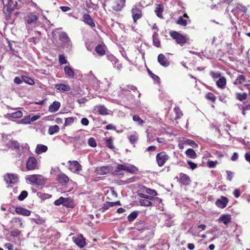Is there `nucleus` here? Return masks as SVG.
I'll return each mask as SVG.
<instances>
[{
    "mask_svg": "<svg viewBox=\"0 0 250 250\" xmlns=\"http://www.w3.org/2000/svg\"><path fill=\"white\" fill-rule=\"evenodd\" d=\"M169 34L171 38L176 41L177 43L181 46L187 43L189 41V39L186 36H184L177 31H170Z\"/></svg>",
    "mask_w": 250,
    "mask_h": 250,
    "instance_id": "f257e3e1",
    "label": "nucleus"
},
{
    "mask_svg": "<svg viewBox=\"0 0 250 250\" xmlns=\"http://www.w3.org/2000/svg\"><path fill=\"white\" fill-rule=\"evenodd\" d=\"M27 180L36 185L42 186L45 183V180L44 177L41 175L33 174L29 175Z\"/></svg>",
    "mask_w": 250,
    "mask_h": 250,
    "instance_id": "f03ea898",
    "label": "nucleus"
},
{
    "mask_svg": "<svg viewBox=\"0 0 250 250\" xmlns=\"http://www.w3.org/2000/svg\"><path fill=\"white\" fill-rule=\"evenodd\" d=\"M169 159V155L165 151H161L157 153L156 156V161L159 167L164 166Z\"/></svg>",
    "mask_w": 250,
    "mask_h": 250,
    "instance_id": "7ed1b4c3",
    "label": "nucleus"
},
{
    "mask_svg": "<svg viewBox=\"0 0 250 250\" xmlns=\"http://www.w3.org/2000/svg\"><path fill=\"white\" fill-rule=\"evenodd\" d=\"M112 9L115 11H120L125 5V0H108Z\"/></svg>",
    "mask_w": 250,
    "mask_h": 250,
    "instance_id": "20e7f679",
    "label": "nucleus"
},
{
    "mask_svg": "<svg viewBox=\"0 0 250 250\" xmlns=\"http://www.w3.org/2000/svg\"><path fill=\"white\" fill-rule=\"evenodd\" d=\"M175 179H177V181L181 185L183 186H188L190 184L191 182V179L189 176L187 174L184 173H180L179 174V176H177L175 178Z\"/></svg>",
    "mask_w": 250,
    "mask_h": 250,
    "instance_id": "39448f33",
    "label": "nucleus"
},
{
    "mask_svg": "<svg viewBox=\"0 0 250 250\" xmlns=\"http://www.w3.org/2000/svg\"><path fill=\"white\" fill-rule=\"evenodd\" d=\"M142 10V9L138 7L137 5H134L132 7L131 10V12L134 23L137 22L138 20L141 19L142 17L143 14Z\"/></svg>",
    "mask_w": 250,
    "mask_h": 250,
    "instance_id": "423d86ee",
    "label": "nucleus"
},
{
    "mask_svg": "<svg viewBox=\"0 0 250 250\" xmlns=\"http://www.w3.org/2000/svg\"><path fill=\"white\" fill-rule=\"evenodd\" d=\"M69 169L73 173H78L82 170V166L77 161H69Z\"/></svg>",
    "mask_w": 250,
    "mask_h": 250,
    "instance_id": "0eeeda50",
    "label": "nucleus"
},
{
    "mask_svg": "<svg viewBox=\"0 0 250 250\" xmlns=\"http://www.w3.org/2000/svg\"><path fill=\"white\" fill-rule=\"evenodd\" d=\"M3 3V10L13 11L16 9V5L17 4L16 1H14L13 0H2Z\"/></svg>",
    "mask_w": 250,
    "mask_h": 250,
    "instance_id": "6e6552de",
    "label": "nucleus"
},
{
    "mask_svg": "<svg viewBox=\"0 0 250 250\" xmlns=\"http://www.w3.org/2000/svg\"><path fill=\"white\" fill-rule=\"evenodd\" d=\"M117 168L118 170H123L132 174L136 173L139 171L138 168L133 165L128 167L123 164H119L117 166Z\"/></svg>",
    "mask_w": 250,
    "mask_h": 250,
    "instance_id": "1a4fd4ad",
    "label": "nucleus"
},
{
    "mask_svg": "<svg viewBox=\"0 0 250 250\" xmlns=\"http://www.w3.org/2000/svg\"><path fill=\"white\" fill-rule=\"evenodd\" d=\"M26 168L28 170H32L37 167V161L34 157H29L26 161Z\"/></svg>",
    "mask_w": 250,
    "mask_h": 250,
    "instance_id": "9d476101",
    "label": "nucleus"
},
{
    "mask_svg": "<svg viewBox=\"0 0 250 250\" xmlns=\"http://www.w3.org/2000/svg\"><path fill=\"white\" fill-rule=\"evenodd\" d=\"M229 201V200L227 197L221 196L219 199L216 201L215 205L220 208H224L227 207Z\"/></svg>",
    "mask_w": 250,
    "mask_h": 250,
    "instance_id": "9b49d317",
    "label": "nucleus"
},
{
    "mask_svg": "<svg viewBox=\"0 0 250 250\" xmlns=\"http://www.w3.org/2000/svg\"><path fill=\"white\" fill-rule=\"evenodd\" d=\"M72 240L74 243L80 248H83L85 245V240L82 235L73 236Z\"/></svg>",
    "mask_w": 250,
    "mask_h": 250,
    "instance_id": "f8f14e48",
    "label": "nucleus"
},
{
    "mask_svg": "<svg viewBox=\"0 0 250 250\" xmlns=\"http://www.w3.org/2000/svg\"><path fill=\"white\" fill-rule=\"evenodd\" d=\"M82 18L83 21L84 22L85 24L88 25L92 28L95 27V23L94 21L89 14H84Z\"/></svg>",
    "mask_w": 250,
    "mask_h": 250,
    "instance_id": "ddd939ff",
    "label": "nucleus"
},
{
    "mask_svg": "<svg viewBox=\"0 0 250 250\" xmlns=\"http://www.w3.org/2000/svg\"><path fill=\"white\" fill-rule=\"evenodd\" d=\"M38 20V18L37 15L34 14L33 13L27 15V16L25 18V21L26 23L29 25L36 23Z\"/></svg>",
    "mask_w": 250,
    "mask_h": 250,
    "instance_id": "4468645a",
    "label": "nucleus"
},
{
    "mask_svg": "<svg viewBox=\"0 0 250 250\" xmlns=\"http://www.w3.org/2000/svg\"><path fill=\"white\" fill-rule=\"evenodd\" d=\"M110 170L109 166L99 167L95 169V173L98 175H105L109 173Z\"/></svg>",
    "mask_w": 250,
    "mask_h": 250,
    "instance_id": "2eb2a0df",
    "label": "nucleus"
},
{
    "mask_svg": "<svg viewBox=\"0 0 250 250\" xmlns=\"http://www.w3.org/2000/svg\"><path fill=\"white\" fill-rule=\"evenodd\" d=\"M17 177L12 174H7L4 176V181L6 184H15L17 182Z\"/></svg>",
    "mask_w": 250,
    "mask_h": 250,
    "instance_id": "dca6fc26",
    "label": "nucleus"
},
{
    "mask_svg": "<svg viewBox=\"0 0 250 250\" xmlns=\"http://www.w3.org/2000/svg\"><path fill=\"white\" fill-rule=\"evenodd\" d=\"M247 11V8L244 5L240 4H238L236 7H235L232 10V12L234 15L238 14L243 13H245Z\"/></svg>",
    "mask_w": 250,
    "mask_h": 250,
    "instance_id": "f3484780",
    "label": "nucleus"
},
{
    "mask_svg": "<svg viewBox=\"0 0 250 250\" xmlns=\"http://www.w3.org/2000/svg\"><path fill=\"white\" fill-rule=\"evenodd\" d=\"M157 59L159 63L164 67H167L169 65V62L163 54H160Z\"/></svg>",
    "mask_w": 250,
    "mask_h": 250,
    "instance_id": "a211bd4d",
    "label": "nucleus"
},
{
    "mask_svg": "<svg viewBox=\"0 0 250 250\" xmlns=\"http://www.w3.org/2000/svg\"><path fill=\"white\" fill-rule=\"evenodd\" d=\"M15 211L18 214L25 216H29L31 214V211L22 207H19L15 208Z\"/></svg>",
    "mask_w": 250,
    "mask_h": 250,
    "instance_id": "6ab92c4d",
    "label": "nucleus"
},
{
    "mask_svg": "<svg viewBox=\"0 0 250 250\" xmlns=\"http://www.w3.org/2000/svg\"><path fill=\"white\" fill-rule=\"evenodd\" d=\"M57 180L60 184L64 185L68 182L69 178L65 174L62 173L57 175Z\"/></svg>",
    "mask_w": 250,
    "mask_h": 250,
    "instance_id": "aec40b11",
    "label": "nucleus"
},
{
    "mask_svg": "<svg viewBox=\"0 0 250 250\" xmlns=\"http://www.w3.org/2000/svg\"><path fill=\"white\" fill-rule=\"evenodd\" d=\"M164 10V7L162 4H157L156 5V8L155 10V13L157 16L160 19L163 18V13Z\"/></svg>",
    "mask_w": 250,
    "mask_h": 250,
    "instance_id": "412c9836",
    "label": "nucleus"
},
{
    "mask_svg": "<svg viewBox=\"0 0 250 250\" xmlns=\"http://www.w3.org/2000/svg\"><path fill=\"white\" fill-rule=\"evenodd\" d=\"M219 222H222L225 225H227L231 221V217L229 214L222 215L218 219Z\"/></svg>",
    "mask_w": 250,
    "mask_h": 250,
    "instance_id": "4be33fe9",
    "label": "nucleus"
},
{
    "mask_svg": "<svg viewBox=\"0 0 250 250\" xmlns=\"http://www.w3.org/2000/svg\"><path fill=\"white\" fill-rule=\"evenodd\" d=\"M106 48L104 44H98L95 47V51L99 55L102 56L105 55Z\"/></svg>",
    "mask_w": 250,
    "mask_h": 250,
    "instance_id": "5701e85b",
    "label": "nucleus"
},
{
    "mask_svg": "<svg viewBox=\"0 0 250 250\" xmlns=\"http://www.w3.org/2000/svg\"><path fill=\"white\" fill-rule=\"evenodd\" d=\"M216 84L219 88H225L227 84V80L225 77L224 76L220 77L218 80L216 81Z\"/></svg>",
    "mask_w": 250,
    "mask_h": 250,
    "instance_id": "b1692460",
    "label": "nucleus"
},
{
    "mask_svg": "<svg viewBox=\"0 0 250 250\" xmlns=\"http://www.w3.org/2000/svg\"><path fill=\"white\" fill-rule=\"evenodd\" d=\"M61 106V104L59 102L54 101L52 104L49 106V111L51 113L56 112L59 110Z\"/></svg>",
    "mask_w": 250,
    "mask_h": 250,
    "instance_id": "393cba45",
    "label": "nucleus"
},
{
    "mask_svg": "<svg viewBox=\"0 0 250 250\" xmlns=\"http://www.w3.org/2000/svg\"><path fill=\"white\" fill-rule=\"evenodd\" d=\"M55 88L61 91L62 92H67L70 91V87L69 85H66L65 84H56L55 85Z\"/></svg>",
    "mask_w": 250,
    "mask_h": 250,
    "instance_id": "a878e982",
    "label": "nucleus"
},
{
    "mask_svg": "<svg viewBox=\"0 0 250 250\" xmlns=\"http://www.w3.org/2000/svg\"><path fill=\"white\" fill-rule=\"evenodd\" d=\"M47 149L48 147L42 144H38L35 149V152L37 154L40 155L47 151Z\"/></svg>",
    "mask_w": 250,
    "mask_h": 250,
    "instance_id": "bb28decb",
    "label": "nucleus"
},
{
    "mask_svg": "<svg viewBox=\"0 0 250 250\" xmlns=\"http://www.w3.org/2000/svg\"><path fill=\"white\" fill-rule=\"evenodd\" d=\"M59 39L63 44H65L70 42L67 34L64 32H62L59 34Z\"/></svg>",
    "mask_w": 250,
    "mask_h": 250,
    "instance_id": "cd10ccee",
    "label": "nucleus"
},
{
    "mask_svg": "<svg viewBox=\"0 0 250 250\" xmlns=\"http://www.w3.org/2000/svg\"><path fill=\"white\" fill-rule=\"evenodd\" d=\"M64 71L65 75L67 77L73 78L75 77V72L70 66H65L64 68Z\"/></svg>",
    "mask_w": 250,
    "mask_h": 250,
    "instance_id": "c85d7f7f",
    "label": "nucleus"
},
{
    "mask_svg": "<svg viewBox=\"0 0 250 250\" xmlns=\"http://www.w3.org/2000/svg\"><path fill=\"white\" fill-rule=\"evenodd\" d=\"M98 112L99 114L102 115H108V109L103 105H99L97 106Z\"/></svg>",
    "mask_w": 250,
    "mask_h": 250,
    "instance_id": "c756f323",
    "label": "nucleus"
},
{
    "mask_svg": "<svg viewBox=\"0 0 250 250\" xmlns=\"http://www.w3.org/2000/svg\"><path fill=\"white\" fill-rule=\"evenodd\" d=\"M246 78L245 75H239L237 77L236 79L234 82L233 84L235 85L242 84L246 81Z\"/></svg>",
    "mask_w": 250,
    "mask_h": 250,
    "instance_id": "7c9ffc66",
    "label": "nucleus"
},
{
    "mask_svg": "<svg viewBox=\"0 0 250 250\" xmlns=\"http://www.w3.org/2000/svg\"><path fill=\"white\" fill-rule=\"evenodd\" d=\"M128 139H129L130 143L132 145H134L135 143H136L138 140V135L137 132H134V133L133 134L128 137Z\"/></svg>",
    "mask_w": 250,
    "mask_h": 250,
    "instance_id": "2f4dec72",
    "label": "nucleus"
},
{
    "mask_svg": "<svg viewBox=\"0 0 250 250\" xmlns=\"http://www.w3.org/2000/svg\"><path fill=\"white\" fill-rule=\"evenodd\" d=\"M173 110L176 115L175 120L180 119L183 116V113L179 107L176 106L174 107Z\"/></svg>",
    "mask_w": 250,
    "mask_h": 250,
    "instance_id": "473e14b6",
    "label": "nucleus"
},
{
    "mask_svg": "<svg viewBox=\"0 0 250 250\" xmlns=\"http://www.w3.org/2000/svg\"><path fill=\"white\" fill-rule=\"evenodd\" d=\"M159 35L157 33H154L153 35V44L155 46L157 47H159L160 46V41L159 39Z\"/></svg>",
    "mask_w": 250,
    "mask_h": 250,
    "instance_id": "72a5a7b5",
    "label": "nucleus"
},
{
    "mask_svg": "<svg viewBox=\"0 0 250 250\" xmlns=\"http://www.w3.org/2000/svg\"><path fill=\"white\" fill-rule=\"evenodd\" d=\"M7 116L9 118H20L22 116V112L21 110H18L12 113H8Z\"/></svg>",
    "mask_w": 250,
    "mask_h": 250,
    "instance_id": "f704fd0d",
    "label": "nucleus"
},
{
    "mask_svg": "<svg viewBox=\"0 0 250 250\" xmlns=\"http://www.w3.org/2000/svg\"><path fill=\"white\" fill-rule=\"evenodd\" d=\"M60 128L57 125L50 126L48 129V133L50 135H53L56 133L59 132Z\"/></svg>",
    "mask_w": 250,
    "mask_h": 250,
    "instance_id": "c9c22d12",
    "label": "nucleus"
},
{
    "mask_svg": "<svg viewBox=\"0 0 250 250\" xmlns=\"http://www.w3.org/2000/svg\"><path fill=\"white\" fill-rule=\"evenodd\" d=\"M187 156L191 159H195L197 157V154L195 151L191 149L188 148L186 151Z\"/></svg>",
    "mask_w": 250,
    "mask_h": 250,
    "instance_id": "e433bc0d",
    "label": "nucleus"
},
{
    "mask_svg": "<svg viewBox=\"0 0 250 250\" xmlns=\"http://www.w3.org/2000/svg\"><path fill=\"white\" fill-rule=\"evenodd\" d=\"M236 98L240 101H243L244 100H245L247 99L248 95L246 93H236Z\"/></svg>",
    "mask_w": 250,
    "mask_h": 250,
    "instance_id": "4c0bfd02",
    "label": "nucleus"
},
{
    "mask_svg": "<svg viewBox=\"0 0 250 250\" xmlns=\"http://www.w3.org/2000/svg\"><path fill=\"white\" fill-rule=\"evenodd\" d=\"M3 13L5 15V18L7 21L10 23H13V20L11 19V14L13 11L3 10Z\"/></svg>",
    "mask_w": 250,
    "mask_h": 250,
    "instance_id": "58836bf2",
    "label": "nucleus"
},
{
    "mask_svg": "<svg viewBox=\"0 0 250 250\" xmlns=\"http://www.w3.org/2000/svg\"><path fill=\"white\" fill-rule=\"evenodd\" d=\"M138 215V212L137 211H134L128 215L127 216V220L129 222H132L137 218Z\"/></svg>",
    "mask_w": 250,
    "mask_h": 250,
    "instance_id": "ea45409f",
    "label": "nucleus"
},
{
    "mask_svg": "<svg viewBox=\"0 0 250 250\" xmlns=\"http://www.w3.org/2000/svg\"><path fill=\"white\" fill-rule=\"evenodd\" d=\"M209 75L211 77V78L215 80L217 79H219L221 77V73L220 72H215L213 71H211L209 72Z\"/></svg>",
    "mask_w": 250,
    "mask_h": 250,
    "instance_id": "a19ab883",
    "label": "nucleus"
},
{
    "mask_svg": "<svg viewBox=\"0 0 250 250\" xmlns=\"http://www.w3.org/2000/svg\"><path fill=\"white\" fill-rule=\"evenodd\" d=\"M139 202L142 206L149 207L152 205V203L147 199H140Z\"/></svg>",
    "mask_w": 250,
    "mask_h": 250,
    "instance_id": "79ce46f5",
    "label": "nucleus"
},
{
    "mask_svg": "<svg viewBox=\"0 0 250 250\" xmlns=\"http://www.w3.org/2000/svg\"><path fill=\"white\" fill-rule=\"evenodd\" d=\"M32 221L36 224L38 225H42L45 223V219L41 217L40 216H37V218H33Z\"/></svg>",
    "mask_w": 250,
    "mask_h": 250,
    "instance_id": "37998d69",
    "label": "nucleus"
},
{
    "mask_svg": "<svg viewBox=\"0 0 250 250\" xmlns=\"http://www.w3.org/2000/svg\"><path fill=\"white\" fill-rule=\"evenodd\" d=\"M22 80L23 82L30 85H33L35 83L33 79L25 76H22Z\"/></svg>",
    "mask_w": 250,
    "mask_h": 250,
    "instance_id": "c03bdc74",
    "label": "nucleus"
},
{
    "mask_svg": "<svg viewBox=\"0 0 250 250\" xmlns=\"http://www.w3.org/2000/svg\"><path fill=\"white\" fill-rule=\"evenodd\" d=\"M106 58L107 60L110 61L112 64H115L116 62H117V61L118 60L114 56H113L112 54H107L106 55Z\"/></svg>",
    "mask_w": 250,
    "mask_h": 250,
    "instance_id": "a18cd8bd",
    "label": "nucleus"
},
{
    "mask_svg": "<svg viewBox=\"0 0 250 250\" xmlns=\"http://www.w3.org/2000/svg\"><path fill=\"white\" fill-rule=\"evenodd\" d=\"M10 147L15 149H19L20 147V145L17 141H12L9 143Z\"/></svg>",
    "mask_w": 250,
    "mask_h": 250,
    "instance_id": "49530a36",
    "label": "nucleus"
},
{
    "mask_svg": "<svg viewBox=\"0 0 250 250\" xmlns=\"http://www.w3.org/2000/svg\"><path fill=\"white\" fill-rule=\"evenodd\" d=\"M106 146L110 149H113L114 146L113 144V140L111 137H109L105 140Z\"/></svg>",
    "mask_w": 250,
    "mask_h": 250,
    "instance_id": "de8ad7c7",
    "label": "nucleus"
},
{
    "mask_svg": "<svg viewBox=\"0 0 250 250\" xmlns=\"http://www.w3.org/2000/svg\"><path fill=\"white\" fill-rule=\"evenodd\" d=\"M177 24L182 26H186L187 25V21L186 20L184 19L183 17L180 16L176 21Z\"/></svg>",
    "mask_w": 250,
    "mask_h": 250,
    "instance_id": "09e8293b",
    "label": "nucleus"
},
{
    "mask_svg": "<svg viewBox=\"0 0 250 250\" xmlns=\"http://www.w3.org/2000/svg\"><path fill=\"white\" fill-rule=\"evenodd\" d=\"M147 72L149 75L151 77V78L153 79V80L156 81L158 83L160 82V79L158 76L153 73L149 69H147Z\"/></svg>",
    "mask_w": 250,
    "mask_h": 250,
    "instance_id": "8fccbe9b",
    "label": "nucleus"
},
{
    "mask_svg": "<svg viewBox=\"0 0 250 250\" xmlns=\"http://www.w3.org/2000/svg\"><path fill=\"white\" fill-rule=\"evenodd\" d=\"M133 120L134 122H136L139 125H142L144 123L143 120L141 119V118L137 115H134L132 117Z\"/></svg>",
    "mask_w": 250,
    "mask_h": 250,
    "instance_id": "3c124183",
    "label": "nucleus"
},
{
    "mask_svg": "<svg viewBox=\"0 0 250 250\" xmlns=\"http://www.w3.org/2000/svg\"><path fill=\"white\" fill-rule=\"evenodd\" d=\"M73 203V200L70 198H64L63 205L67 207H71V204Z\"/></svg>",
    "mask_w": 250,
    "mask_h": 250,
    "instance_id": "603ef678",
    "label": "nucleus"
},
{
    "mask_svg": "<svg viewBox=\"0 0 250 250\" xmlns=\"http://www.w3.org/2000/svg\"><path fill=\"white\" fill-rule=\"evenodd\" d=\"M112 204H111V202H106L105 204H104L103 206L100 209L102 212H104L110 207H112Z\"/></svg>",
    "mask_w": 250,
    "mask_h": 250,
    "instance_id": "864d4df0",
    "label": "nucleus"
},
{
    "mask_svg": "<svg viewBox=\"0 0 250 250\" xmlns=\"http://www.w3.org/2000/svg\"><path fill=\"white\" fill-rule=\"evenodd\" d=\"M74 122V119L73 117H68L65 119L64 126H66L70 125Z\"/></svg>",
    "mask_w": 250,
    "mask_h": 250,
    "instance_id": "5fc2aeb1",
    "label": "nucleus"
},
{
    "mask_svg": "<svg viewBox=\"0 0 250 250\" xmlns=\"http://www.w3.org/2000/svg\"><path fill=\"white\" fill-rule=\"evenodd\" d=\"M28 195V192L26 190L22 191L19 195L18 199L20 201H23Z\"/></svg>",
    "mask_w": 250,
    "mask_h": 250,
    "instance_id": "6e6d98bb",
    "label": "nucleus"
},
{
    "mask_svg": "<svg viewBox=\"0 0 250 250\" xmlns=\"http://www.w3.org/2000/svg\"><path fill=\"white\" fill-rule=\"evenodd\" d=\"M59 62L61 64H66L68 62L63 54L59 56Z\"/></svg>",
    "mask_w": 250,
    "mask_h": 250,
    "instance_id": "4d7b16f0",
    "label": "nucleus"
},
{
    "mask_svg": "<svg viewBox=\"0 0 250 250\" xmlns=\"http://www.w3.org/2000/svg\"><path fill=\"white\" fill-rule=\"evenodd\" d=\"M206 98L212 102H214L216 99L215 96L211 92H209L207 94Z\"/></svg>",
    "mask_w": 250,
    "mask_h": 250,
    "instance_id": "13d9d810",
    "label": "nucleus"
},
{
    "mask_svg": "<svg viewBox=\"0 0 250 250\" xmlns=\"http://www.w3.org/2000/svg\"><path fill=\"white\" fill-rule=\"evenodd\" d=\"M88 144L89 146L95 147L97 146V143L95 139L93 137L90 138L88 140Z\"/></svg>",
    "mask_w": 250,
    "mask_h": 250,
    "instance_id": "bf43d9fd",
    "label": "nucleus"
},
{
    "mask_svg": "<svg viewBox=\"0 0 250 250\" xmlns=\"http://www.w3.org/2000/svg\"><path fill=\"white\" fill-rule=\"evenodd\" d=\"M31 122L30 116H26L20 121V123L24 124H30Z\"/></svg>",
    "mask_w": 250,
    "mask_h": 250,
    "instance_id": "052dcab7",
    "label": "nucleus"
},
{
    "mask_svg": "<svg viewBox=\"0 0 250 250\" xmlns=\"http://www.w3.org/2000/svg\"><path fill=\"white\" fill-rule=\"evenodd\" d=\"M21 233V231L18 229H13L10 232L11 235L14 237H18L20 235Z\"/></svg>",
    "mask_w": 250,
    "mask_h": 250,
    "instance_id": "680f3d73",
    "label": "nucleus"
},
{
    "mask_svg": "<svg viewBox=\"0 0 250 250\" xmlns=\"http://www.w3.org/2000/svg\"><path fill=\"white\" fill-rule=\"evenodd\" d=\"M186 143L187 144L190 145V146H192L194 148L198 147V145L193 140L190 139L187 140L186 141Z\"/></svg>",
    "mask_w": 250,
    "mask_h": 250,
    "instance_id": "e2e57ef3",
    "label": "nucleus"
},
{
    "mask_svg": "<svg viewBox=\"0 0 250 250\" xmlns=\"http://www.w3.org/2000/svg\"><path fill=\"white\" fill-rule=\"evenodd\" d=\"M217 164V161H213L211 160H208L207 162V166L209 168H213L215 167Z\"/></svg>",
    "mask_w": 250,
    "mask_h": 250,
    "instance_id": "0e129e2a",
    "label": "nucleus"
},
{
    "mask_svg": "<svg viewBox=\"0 0 250 250\" xmlns=\"http://www.w3.org/2000/svg\"><path fill=\"white\" fill-rule=\"evenodd\" d=\"M146 192L150 195L156 196L157 195V193L156 190L148 188H146Z\"/></svg>",
    "mask_w": 250,
    "mask_h": 250,
    "instance_id": "69168bd1",
    "label": "nucleus"
},
{
    "mask_svg": "<svg viewBox=\"0 0 250 250\" xmlns=\"http://www.w3.org/2000/svg\"><path fill=\"white\" fill-rule=\"evenodd\" d=\"M64 198L63 197H60L58 199L56 200L54 202V204L56 206H60L61 205H63V202H64Z\"/></svg>",
    "mask_w": 250,
    "mask_h": 250,
    "instance_id": "338daca9",
    "label": "nucleus"
},
{
    "mask_svg": "<svg viewBox=\"0 0 250 250\" xmlns=\"http://www.w3.org/2000/svg\"><path fill=\"white\" fill-rule=\"evenodd\" d=\"M187 163L192 170H194L197 167V165L191 161H188Z\"/></svg>",
    "mask_w": 250,
    "mask_h": 250,
    "instance_id": "774afa93",
    "label": "nucleus"
}]
</instances>
